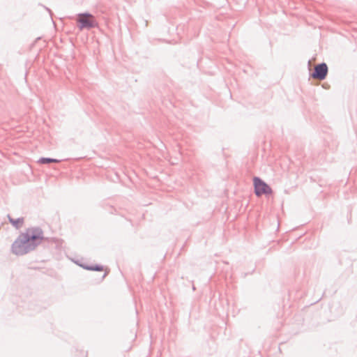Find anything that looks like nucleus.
Here are the masks:
<instances>
[{
	"mask_svg": "<svg viewBox=\"0 0 357 357\" xmlns=\"http://www.w3.org/2000/svg\"><path fill=\"white\" fill-rule=\"evenodd\" d=\"M8 219L10 223L17 229H20L24 224V218L14 219L10 215H8Z\"/></svg>",
	"mask_w": 357,
	"mask_h": 357,
	"instance_id": "5",
	"label": "nucleus"
},
{
	"mask_svg": "<svg viewBox=\"0 0 357 357\" xmlns=\"http://www.w3.org/2000/svg\"><path fill=\"white\" fill-rule=\"evenodd\" d=\"M84 269L89 270V271H101L103 270V267L100 265H95V266H82Z\"/></svg>",
	"mask_w": 357,
	"mask_h": 357,
	"instance_id": "7",
	"label": "nucleus"
},
{
	"mask_svg": "<svg viewBox=\"0 0 357 357\" xmlns=\"http://www.w3.org/2000/svg\"><path fill=\"white\" fill-rule=\"evenodd\" d=\"M255 192L257 196L262 195H268L272 192L271 187L259 177H255L254 179Z\"/></svg>",
	"mask_w": 357,
	"mask_h": 357,
	"instance_id": "2",
	"label": "nucleus"
},
{
	"mask_svg": "<svg viewBox=\"0 0 357 357\" xmlns=\"http://www.w3.org/2000/svg\"><path fill=\"white\" fill-rule=\"evenodd\" d=\"M59 160L50 158H40L38 162L40 164H49L50 162H59Z\"/></svg>",
	"mask_w": 357,
	"mask_h": 357,
	"instance_id": "6",
	"label": "nucleus"
},
{
	"mask_svg": "<svg viewBox=\"0 0 357 357\" xmlns=\"http://www.w3.org/2000/svg\"><path fill=\"white\" fill-rule=\"evenodd\" d=\"M328 74V66L326 63H321L315 66L312 77L319 80L324 79Z\"/></svg>",
	"mask_w": 357,
	"mask_h": 357,
	"instance_id": "3",
	"label": "nucleus"
},
{
	"mask_svg": "<svg viewBox=\"0 0 357 357\" xmlns=\"http://www.w3.org/2000/svg\"><path fill=\"white\" fill-rule=\"evenodd\" d=\"M43 238L40 228H29L19 235L11 246V250L16 255H24L33 250Z\"/></svg>",
	"mask_w": 357,
	"mask_h": 357,
	"instance_id": "1",
	"label": "nucleus"
},
{
	"mask_svg": "<svg viewBox=\"0 0 357 357\" xmlns=\"http://www.w3.org/2000/svg\"><path fill=\"white\" fill-rule=\"evenodd\" d=\"M79 18L77 20L78 23L79 24V29H83L84 28L91 29L94 26L93 22L92 20L89 19L82 18V17H93L92 15L88 13H81L79 15Z\"/></svg>",
	"mask_w": 357,
	"mask_h": 357,
	"instance_id": "4",
	"label": "nucleus"
}]
</instances>
